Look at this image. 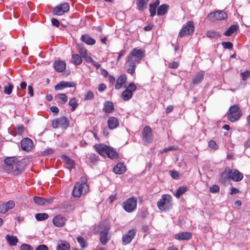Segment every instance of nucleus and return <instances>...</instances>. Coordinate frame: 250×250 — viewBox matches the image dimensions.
<instances>
[{
  "instance_id": "35",
  "label": "nucleus",
  "mask_w": 250,
  "mask_h": 250,
  "mask_svg": "<svg viewBox=\"0 0 250 250\" xmlns=\"http://www.w3.org/2000/svg\"><path fill=\"white\" fill-rule=\"evenodd\" d=\"M108 233L107 230H104L103 232L101 231L100 233V241L103 245H105L107 242V234Z\"/></svg>"
},
{
  "instance_id": "11",
  "label": "nucleus",
  "mask_w": 250,
  "mask_h": 250,
  "mask_svg": "<svg viewBox=\"0 0 250 250\" xmlns=\"http://www.w3.org/2000/svg\"><path fill=\"white\" fill-rule=\"evenodd\" d=\"M124 209L127 212H130L133 211L137 206V200L134 197L128 199L126 202H124Z\"/></svg>"
},
{
  "instance_id": "20",
  "label": "nucleus",
  "mask_w": 250,
  "mask_h": 250,
  "mask_svg": "<svg viewBox=\"0 0 250 250\" xmlns=\"http://www.w3.org/2000/svg\"><path fill=\"white\" fill-rule=\"evenodd\" d=\"M65 218L61 215H57L53 219V224L58 227L63 226L65 224Z\"/></svg>"
},
{
  "instance_id": "28",
  "label": "nucleus",
  "mask_w": 250,
  "mask_h": 250,
  "mask_svg": "<svg viewBox=\"0 0 250 250\" xmlns=\"http://www.w3.org/2000/svg\"><path fill=\"white\" fill-rule=\"evenodd\" d=\"M169 9V6L166 4H163L158 7L157 15L163 16L165 15Z\"/></svg>"
},
{
  "instance_id": "17",
  "label": "nucleus",
  "mask_w": 250,
  "mask_h": 250,
  "mask_svg": "<svg viewBox=\"0 0 250 250\" xmlns=\"http://www.w3.org/2000/svg\"><path fill=\"white\" fill-rule=\"evenodd\" d=\"M94 147L97 152L103 156H106L109 148L108 146L103 144L96 145Z\"/></svg>"
},
{
  "instance_id": "22",
  "label": "nucleus",
  "mask_w": 250,
  "mask_h": 250,
  "mask_svg": "<svg viewBox=\"0 0 250 250\" xmlns=\"http://www.w3.org/2000/svg\"><path fill=\"white\" fill-rule=\"evenodd\" d=\"M126 170V167L122 163H118L113 168L114 172L118 174H122L124 173Z\"/></svg>"
},
{
  "instance_id": "34",
  "label": "nucleus",
  "mask_w": 250,
  "mask_h": 250,
  "mask_svg": "<svg viewBox=\"0 0 250 250\" xmlns=\"http://www.w3.org/2000/svg\"><path fill=\"white\" fill-rule=\"evenodd\" d=\"M62 158L64 163L68 166L69 168L74 167V163L72 160L70 159L65 155H62Z\"/></svg>"
},
{
  "instance_id": "54",
  "label": "nucleus",
  "mask_w": 250,
  "mask_h": 250,
  "mask_svg": "<svg viewBox=\"0 0 250 250\" xmlns=\"http://www.w3.org/2000/svg\"><path fill=\"white\" fill-rule=\"evenodd\" d=\"M21 250H33V248L28 244H22L21 247Z\"/></svg>"
},
{
  "instance_id": "38",
  "label": "nucleus",
  "mask_w": 250,
  "mask_h": 250,
  "mask_svg": "<svg viewBox=\"0 0 250 250\" xmlns=\"http://www.w3.org/2000/svg\"><path fill=\"white\" fill-rule=\"evenodd\" d=\"M72 62L74 64L79 65L82 63V58L79 55L74 54L72 55Z\"/></svg>"
},
{
  "instance_id": "60",
  "label": "nucleus",
  "mask_w": 250,
  "mask_h": 250,
  "mask_svg": "<svg viewBox=\"0 0 250 250\" xmlns=\"http://www.w3.org/2000/svg\"><path fill=\"white\" fill-rule=\"evenodd\" d=\"M106 88V86L105 85V84L101 83L99 85V86L98 87V91L101 92H103L105 90Z\"/></svg>"
},
{
  "instance_id": "36",
  "label": "nucleus",
  "mask_w": 250,
  "mask_h": 250,
  "mask_svg": "<svg viewBox=\"0 0 250 250\" xmlns=\"http://www.w3.org/2000/svg\"><path fill=\"white\" fill-rule=\"evenodd\" d=\"M187 190L188 188L187 187H181L179 188L175 194V197L177 198H179L182 194L187 191Z\"/></svg>"
},
{
  "instance_id": "59",
  "label": "nucleus",
  "mask_w": 250,
  "mask_h": 250,
  "mask_svg": "<svg viewBox=\"0 0 250 250\" xmlns=\"http://www.w3.org/2000/svg\"><path fill=\"white\" fill-rule=\"evenodd\" d=\"M54 150L52 148H49L45 150L44 151L42 152V154L43 155H46L49 154H52L53 153Z\"/></svg>"
},
{
  "instance_id": "25",
  "label": "nucleus",
  "mask_w": 250,
  "mask_h": 250,
  "mask_svg": "<svg viewBox=\"0 0 250 250\" xmlns=\"http://www.w3.org/2000/svg\"><path fill=\"white\" fill-rule=\"evenodd\" d=\"M127 77L125 74L121 75L119 78L117 80L116 83L115 85L116 89H120L123 84H124L126 81Z\"/></svg>"
},
{
  "instance_id": "27",
  "label": "nucleus",
  "mask_w": 250,
  "mask_h": 250,
  "mask_svg": "<svg viewBox=\"0 0 250 250\" xmlns=\"http://www.w3.org/2000/svg\"><path fill=\"white\" fill-rule=\"evenodd\" d=\"M149 0H137L136 4L139 11H143L147 8V3Z\"/></svg>"
},
{
  "instance_id": "63",
  "label": "nucleus",
  "mask_w": 250,
  "mask_h": 250,
  "mask_svg": "<svg viewBox=\"0 0 250 250\" xmlns=\"http://www.w3.org/2000/svg\"><path fill=\"white\" fill-rule=\"evenodd\" d=\"M239 192V191L238 189H237L236 188H234L233 187H231L230 192L229 193L230 194L233 195V194H237Z\"/></svg>"
},
{
  "instance_id": "58",
  "label": "nucleus",
  "mask_w": 250,
  "mask_h": 250,
  "mask_svg": "<svg viewBox=\"0 0 250 250\" xmlns=\"http://www.w3.org/2000/svg\"><path fill=\"white\" fill-rule=\"evenodd\" d=\"M179 66V63L176 62H173L169 63V67L171 68H177Z\"/></svg>"
},
{
  "instance_id": "15",
  "label": "nucleus",
  "mask_w": 250,
  "mask_h": 250,
  "mask_svg": "<svg viewBox=\"0 0 250 250\" xmlns=\"http://www.w3.org/2000/svg\"><path fill=\"white\" fill-rule=\"evenodd\" d=\"M33 146L32 141L28 138H25L23 139L21 141V147L22 149L24 151H29L31 150Z\"/></svg>"
},
{
  "instance_id": "21",
  "label": "nucleus",
  "mask_w": 250,
  "mask_h": 250,
  "mask_svg": "<svg viewBox=\"0 0 250 250\" xmlns=\"http://www.w3.org/2000/svg\"><path fill=\"white\" fill-rule=\"evenodd\" d=\"M53 66L56 71L62 72L66 68V64L64 62L58 61L54 62Z\"/></svg>"
},
{
  "instance_id": "50",
  "label": "nucleus",
  "mask_w": 250,
  "mask_h": 250,
  "mask_svg": "<svg viewBox=\"0 0 250 250\" xmlns=\"http://www.w3.org/2000/svg\"><path fill=\"white\" fill-rule=\"evenodd\" d=\"M222 46L226 49H231L233 47V44L229 42H224L222 43Z\"/></svg>"
},
{
  "instance_id": "44",
  "label": "nucleus",
  "mask_w": 250,
  "mask_h": 250,
  "mask_svg": "<svg viewBox=\"0 0 250 250\" xmlns=\"http://www.w3.org/2000/svg\"><path fill=\"white\" fill-rule=\"evenodd\" d=\"M34 203L39 205H44V201H45L42 197H34L33 198Z\"/></svg>"
},
{
  "instance_id": "61",
  "label": "nucleus",
  "mask_w": 250,
  "mask_h": 250,
  "mask_svg": "<svg viewBox=\"0 0 250 250\" xmlns=\"http://www.w3.org/2000/svg\"><path fill=\"white\" fill-rule=\"evenodd\" d=\"M36 250H48V248L45 245H40L37 247Z\"/></svg>"
},
{
  "instance_id": "23",
  "label": "nucleus",
  "mask_w": 250,
  "mask_h": 250,
  "mask_svg": "<svg viewBox=\"0 0 250 250\" xmlns=\"http://www.w3.org/2000/svg\"><path fill=\"white\" fill-rule=\"evenodd\" d=\"M192 236L191 233L189 232H183L175 235V238L179 240H189Z\"/></svg>"
},
{
  "instance_id": "12",
  "label": "nucleus",
  "mask_w": 250,
  "mask_h": 250,
  "mask_svg": "<svg viewBox=\"0 0 250 250\" xmlns=\"http://www.w3.org/2000/svg\"><path fill=\"white\" fill-rule=\"evenodd\" d=\"M143 140L145 144L149 143L152 140V130L148 126H146L143 129Z\"/></svg>"
},
{
  "instance_id": "56",
  "label": "nucleus",
  "mask_w": 250,
  "mask_h": 250,
  "mask_svg": "<svg viewBox=\"0 0 250 250\" xmlns=\"http://www.w3.org/2000/svg\"><path fill=\"white\" fill-rule=\"evenodd\" d=\"M51 21L52 24L54 26H55L57 27H58L60 25V21L57 19H56L55 18H52L51 20Z\"/></svg>"
},
{
  "instance_id": "55",
  "label": "nucleus",
  "mask_w": 250,
  "mask_h": 250,
  "mask_svg": "<svg viewBox=\"0 0 250 250\" xmlns=\"http://www.w3.org/2000/svg\"><path fill=\"white\" fill-rule=\"evenodd\" d=\"M170 176L174 179H177L179 178V173L176 171H169Z\"/></svg>"
},
{
  "instance_id": "26",
  "label": "nucleus",
  "mask_w": 250,
  "mask_h": 250,
  "mask_svg": "<svg viewBox=\"0 0 250 250\" xmlns=\"http://www.w3.org/2000/svg\"><path fill=\"white\" fill-rule=\"evenodd\" d=\"M81 40L88 45H93L95 43V40L92 38L88 34L83 35Z\"/></svg>"
},
{
  "instance_id": "41",
  "label": "nucleus",
  "mask_w": 250,
  "mask_h": 250,
  "mask_svg": "<svg viewBox=\"0 0 250 250\" xmlns=\"http://www.w3.org/2000/svg\"><path fill=\"white\" fill-rule=\"evenodd\" d=\"M69 104L71 106L72 111H74L78 106V104L77 103L75 98L71 99L69 100Z\"/></svg>"
},
{
  "instance_id": "9",
  "label": "nucleus",
  "mask_w": 250,
  "mask_h": 250,
  "mask_svg": "<svg viewBox=\"0 0 250 250\" xmlns=\"http://www.w3.org/2000/svg\"><path fill=\"white\" fill-rule=\"evenodd\" d=\"M227 14L225 12L221 10L216 11L214 13L209 14L208 16V18L211 21L223 20L227 19Z\"/></svg>"
},
{
  "instance_id": "30",
  "label": "nucleus",
  "mask_w": 250,
  "mask_h": 250,
  "mask_svg": "<svg viewBox=\"0 0 250 250\" xmlns=\"http://www.w3.org/2000/svg\"><path fill=\"white\" fill-rule=\"evenodd\" d=\"M114 110V106L111 102H105L104 103V110L105 113H109L112 112Z\"/></svg>"
},
{
  "instance_id": "62",
  "label": "nucleus",
  "mask_w": 250,
  "mask_h": 250,
  "mask_svg": "<svg viewBox=\"0 0 250 250\" xmlns=\"http://www.w3.org/2000/svg\"><path fill=\"white\" fill-rule=\"evenodd\" d=\"M85 61L87 62H92L93 61V59L90 57V56H89L87 55V54L83 56V57Z\"/></svg>"
},
{
  "instance_id": "47",
  "label": "nucleus",
  "mask_w": 250,
  "mask_h": 250,
  "mask_svg": "<svg viewBox=\"0 0 250 250\" xmlns=\"http://www.w3.org/2000/svg\"><path fill=\"white\" fill-rule=\"evenodd\" d=\"M77 241L80 244L82 248L86 247V241L81 236H79L77 238Z\"/></svg>"
},
{
  "instance_id": "42",
  "label": "nucleus",
  "mask_w": 250,
  "mask_h": 250,
  "mask_svg": "<svg viewBox=\"0 0 250 250\" xmlns=\"http://www.w3.org/2000/svg\"><path fill=\"white\" fill-rule=\"evenodd\" d=\"M77 48L78 49L79 52L82 56V57H83V56L85 55L86 53V49L83 47V44H79L77 45Z\"/></svg>"
},
{
  "instance_id": "2",
  "label": "nucleus",
  "mask_w": 250,
  "mask_h": 250,
  "mask_svg": "<svg viewBox=\"0 0 250 250\" xmlns=\"http://www.w3.org/2000/svg\"><path fill=\"white\" fill-rule=\"evenodd\" d=\"M4 163L5 164L4 170L8 172H12L14 166H16V169L13 171L14 175H18L21 173L23 170L24 167L22 163L18 161L15 157H8L4 159Z\"/></svg>"
},
{
  "instance_id": "45",
  "label": "nucleus",
  "mask_w": 250,
  "mask_h": 250,
  "mask_svg": "<svg viewBox=\"0 0 250 250\" xmlns=\"http://www.w3.org/2000/svg\"><path fill=\"white\" fill-rule=\"evenodd\" d=\"M206 35L207 37L209 38H215L220 36V34L218 32L214 31H208Z\"/></svg>"
},
{
  "instance_id": "7",
  "label": "nucleus",
  "mask_w": 250,
  "mask_h": 250,
  "mask_svg": "<svg viewBox=\"0 0 250 250\" xmlns=\"http://www.w3.org/2000/svg\"><path fill=\"white\" fill-rule=\"evenodd\" d=\"M69 10V5L67 2H64L56 6L53 10L54 15L61 16Z\"/></svg>"
},
{
  "instance_id": "31",
  "label": "nucleus",
  "mask_w": 250,
  "mask_h": 250,
  "mask_svg": "<svg viewBox=\"0 0 250 250\" xmlns=\"http://www.w3.org/2000/svg\"><path fill=\"white\" fill-rule=\"evenodd\" d=\"M6 240L10 246H16L18 242V239L16 236H10L7 235L6 236Z\"/></svg>"
},
{
  "instance_id": "19",
  "label": "nucleus",
  "mask_w": 250,
  "mask_h": 250,
  "mask_svg": "<svg viewBox=\"0 0 250 250\" xmlns=\"http://www.w3.org/2000/svg\"><path fill=\"white\" fill-rule=\"evenodd\" d=\"M75 86L73 82H62L56 84L54 89L55 90H62L66 87H72Z\"/></svg>"
},
{
  "instance_id": "51",
  "label": "nucleus",
  "mask_w": 250,
  "mask_h": 250,
  "mask_svg": "<svg viewBox=\"0 0 250 250\" xmlns=\"http://www.w3.org/2000/svg\"><path fill=\"white\" fill-rule=\"evenodd\" d=\"M220 188L217 185H213L209 188V191L211 193H217L219 191Z\"/></svg>"
},
{
  "instance_id": "8",
  "label": "nucleus",
  "mask_w": 250,
  "mask_h": 250,
  "mask_svg": "<svg viewBox=\"0 0 250 250\" xmlns=\"http://www.w3.org/2000/svg\"><path fill=\"white\" fill-rule=\"evenodd\" d=\"M136 89L137 87L133 83H130L127 89L123 92L122 99L124 101H127L130 99L132 97L133 92H134Z\"/></svg>"
},
{
  "instance_id": "5",
  "label": "nucleus",
  "mask_w": 250,
  "mask_h": 250,
  "mask_svg": "<svg viewBox=\"0 0 250 250\" xmlns=\"http://www.w3.org/2000/svg\"><path fill=\"white\" fill-rule=\"evenodd\" d=\"M242 116V111L237 104L231 106L228 113V119L231 122L238 120Z\"/></svg>"
},
{
  "instance_id": "53",
  "label": "nucleus",
  "mask_w": 250,
  "mask_h": 250,
  "mask_svg": "<svg viewBox=\"0 0 250 250\" xmlns=\"http://www.w3.org/2000/svg\"><path fill=\"white\" fill-rule=\"evenodd\" d=\"M24 131V127L23 125H19L17 126L16 129V133L19 135H21Z\"/></svg>"
},
{
  "instance_id": "32",
  "label": "nucleus",
  "mask_w": 250,
  "mask_h": 250,
  "mask_svg": "<svg viewBox=\"0 0 250 250\" xmlns=\"http://www.w3.org/2000/svg\"><path fill=\"white\" fill-rule=\"evenodd\" d=\"M106 156H107L111 159H114L118 157V154L114 148L109 147V150L106 154Z\"/></svg>"
},
{
  "instance_id": "16",
  "label": "nucleus",
  "mask_w": 250,
  "mask_h": 250,
  "mask_svg": "<svg viewBox=\"0 0 250 250\" xmlns=\"http://www.w3.org/2000/svg\"><path fill=\"white\" fill-rule=\"evenodd\" d=\"M15 206V203L13 201H9L6 203L0 204V212L1 213H5L9 209L13 208Z\"/></svg>"
},
{
  "instance_id": "6",
  "label": "nucleus",
  "mask_w": 250,
  "mask_h": 250,
  "mask_svg": "<svg viewBox=\"0 0 250 250\" xmlns=\"http://www.w3.org/2000/svg\"><path fill=\"white\" fill-rule=\"evenodd\" d=\"M69 124V121L66 117H62L52 121V126L54 128L60 127L65 129L68 127Z\"/></svg>"
},
{
  "instance_id": "37",
  "label": "nucleus",
  "mask_w": 250,
  "mask_h": 250,
  "mask_svg": "<svg viewBox=\"0 0 250 250\" xmlns=\"http://www.w3.org/2000/svg\"><path fill=\"white\" fill-rule=\"evenodd\" d=\"M14 85L10 83H8L7 85H5L3 87L4 93L6 95H10L12 93Z\"/></svg>"
},
{
  "instance_id": "39",
  "label": "nucleus",
  "mask_w": 250,
  "mask_h": 250,
  "mask_svg": "<svg viewBox=\"0 0 250 250\" xmlns=\"http://www.w3.org/2000/svg\"><path fill=\"white\" fill-rule=\"evenodd\" d=\"M70 249V245L68 242H65L61 243L58 245L57 247V250H69Z\"/></svg>"
},
{
  "instance_id": "14",
  "label": "nucleus",
  "mask_w": 250,
  "mask_h": 250,
  "mask_svg": "<svg viewBox=\"0 0 250 250\" xmlns=\"http://www.w3.org/2000/svg\"><path fill=\"white\" fill-rule=\"evenodd\" d=\"M230 179L234 181L238 182L243 178V175L238 170L235 169H230L228 168Z\"/></svg>"
},
{
  "instance_id": "13",
  "label": "nucleus",
  "mask_w": 250,
  "mask_h": 250,
  "mask_svg": "<svg viewBox=\"0 0 250 250\" xmlns=\"http://www.w3.org/2000/svg\"><path fill=\"white\" fill-rule=\"evenodd\" d=\"M136 233V230L132 229L128 231V232L124 235L122 237V242L123 245H126L130 243L131 240L134 238Z\"/></svg>"
},
{
  "instance_id": "49",
  "label": "nucleus",
  "mask_w": 250,
  "mask_h": 250,
  "mask_svg": "<svg viewBox=\"0 0 250 250\" xmlns=\"http://www.w3.org/2000/svg\"><path fill=\"white\" fill-rule=\"evenodd\" d=\"M94 98V94L93 92L91 91H89L87 92L86 95H85L84 100H90Z\"/></svg>"
},
{
  "instance_id": "10",
  "label": "nucleus",
  "mask_w": 250,
  "mask_h": 250,
  "mask_svg": "<svg viewBox=\"0 0 250 250\" xmlns=\"http://www.w3.org/2000/svg\"><path fill=\"white\" fill-rule=\"evenodd\" d=\"M194 29L193 22L192 21H189L188 22L187 24L180 31L179 36L180 37H183L186 35H190L193 33Z\"/></svg>"
},
{
  "instance_id": "4",
  "label": "nucleus",
  "mask_w": 250,
  "mask_h": 250,
  "mask_svg": "<svg viewBox=\"0 0 250 250\" xmlns=\"http://www.w3.org/2000/svg\"><path fill=\"white\" fill-rule=\"evenodd\" d=\"M172 197L168 194H164L157 202L158 208L162 211H167L172 208Z\"/></svg>"
},
{
  "instance_id": "24",
  "label": "nucleus",
  "mask_w": 250,
  "mask_h": 250,
  "mask_svg": "<svg viewBox=\"0 0 250 250\" xmlns=\"http://www.w3.org/2000/svg\"><path fill=\"white\" fill-rule=\"evenodd\" d=\"M108 127L111 129L116 128L119 125V121L117 118L114 117H110L107 121Z\"/></svg>"
},
{
  "instance_id": "64",
  "label": "nucleus",
  "mask_w": 250,
  "mask_h": 250,
  "mask_svg": "<svg viewBox=\"0 0 250 250\" xmlns=\"http://www.w3.org/2000/svg\"><path fill=\"white\" fill-rule=\"evenodd\" d=\"M44 199L45 200L43 202L44 205H49V204H51L53 202V198H48V199L44 198Z\"/></svg>"
},
{
  "instance_id": "29",
  "label": "nucleus",
  "mask_w": 250,
  "mask_h": 250,
  "mask_svg": "<svg viewBox=\"0 0 250 250\" xmlns=\"http://www.w3.org/2000/svg\"><path fill=\"white\" fill-rule=\"evenodd\" d=\"M204 73L200 72L198 73L194 78L192 79V83L194 84H198L200 83L203 80L204 77Z\"/></svg>"
},
{
  "instance_id": "48",
  "label": "nucleus",
  "mask_w": 250,
  "mask_h": 250,
  "mask_svg": "<svg viewBox=\"0 0 250 250\" xmlns=\"http://www.w3.org/2000/svg\"><path fill=\"white\" fill-rule=\"evenodd\" d=\"M250 75V72L248 70H246L245 72L240 73V75L243 81H246L249 78Z\"/></svg>"
},
{
  "instance_id": "3",
  "label": "nucleus",
  "mask_w": 250,
  "mask_h": 250,
  "mask_svg": "<svg viewBox=\"0 0 250 250\" xmlns=\"http://www.w3.org/2000/svg\"><path fill=\"white\" fill-rule=\"evenodd\" d=\"M89 190V186L86 180L84 179L81 182H77L74 188L72 195L74 197H80L83 194H85Z\"/></svg>"
},
{
  "instance_id": "33",
  "label": "nucleus",
  "mask_w": 250,
  "mask_h": 250,
  "mask_svg": "<svg viewBox=\"0 0 250 250\" xmlns=\"http://www.w3.org/2000/svg\"><path fill=\"white\" fill-rule=\"evenodd\" d=\"M238 29V26L236 25H231L228 30L224 33V35L226 36H229L232 33L236 31Z\"/></svg>"
},
{
  "instance_id": "18",
  "label": "nucleus",
  "mask_w": 250,
  "mask_h": 250,
  "mask_svg": "<svg viewBox=\"0 0 250 250\" xmlns=\"http://www.w3.org/2000/svg\"><path fill=\"white\" fill-rule=\"evenodd\" d=\"M229 179H230V175L229 174L228 167H227L224 171L221 174L219 181L222 184L226 185Z\"/></svg>"
},
{
  "instance_id": "43",
  "label": "nucleus",
  "mask_w": 250,
  "mask_h": 250,
  "mask_svg": "<svg viewBox=\"0 0 250 250\" xmlns=\"http://www.w3.org/2000/svg\"><path fill=\"white\" fill-rule=\"evenodd\" d=\"M88 159L91 163H95L98 161L99 157L95 153H90L88 155Z\"/></svg>"
},
{
  "instance_id": "46",
  "label": "nucleus",
  "mask_w": 250,
  "mask_h": 250,
  "mask_svg": "<svg viewBox=\"0 0 250 250\" xmlns=\"http://www.w3.org/2000/svg\"><path fill=\"white\" fill-rule=\"evenodd\" d=\"M149 6L150 16L153 17L156 14V10L157 7L153 5L152 3L150 4Z\"/></svg>"
},
{
  "instance_id": "1",
  "label": "nucleus",
  "mask_w": 250,
  "mask_h": 250,
  "mask_svg": "<svg viewBox=\"0 0 250 250\" xmlns=\"http://www.w3.org/2000/svg\"><path fill=\"white\" fill-rule=\"evenodd\" d=\"M144 57V53L141 49L134 48L128 54L126 60L125 67L127 73L132 75L137 64H139Z\"/></svg>"
},
{
  "instance_id": "57",
  "label": "nucleus",
  "mask_w": 250,
  "mask_h": 250,
  "mask_svg": "<svg viewBox=\"0 0 250 250\" xmlns=\"http://www.w3.org/2000/svg\"><path fill=\"white\" fill-rule=\"evenodd\" d=\"M208 146L211 148L214 149H217V144L216 142L213 140H211L208 142Z\"/></svg>"
},
{
  "instance_id": "40",
  "label": "nucleus",
  "mask_w": 250,
  "mask_h": 250,
  "mask_svg": "<svg viewBox=\"0 0 250 250\" xmlns=\"http://www.w3.org/2000/svg\"><path fill=\"white\" fill-rule=\"evenodd\" d=\"M35 218L38 221H43L48 218V215L46 213H39L35 215Z\"/></svg>"
},
{
  "instance_id": "52",
  "label": "nucleus",
  "mask_w": 250,
  "mask_h": 250,
  "mask_svg": "<svg viewBox=\"0 0 250 250\" xmlns=\"http://www.w3.org/2000/svg\"><path fill=\"white\" fill-rule=\"evenodd\" d=\"M57 97H59L60 99H61L63 104L66 103L68 99L67 96L63 93L59 94L57 96Z\"/></svg>"
}]
</instances>
